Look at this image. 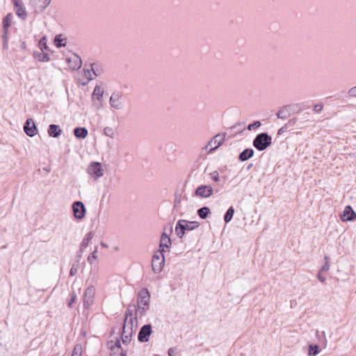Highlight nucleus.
<instances>
[{
    "label": "nucleus",
    "mask_w": 356,
    "mask_h": 356,
    "mask_svg": "<svg viewBox=\"0 0 356 356\" xmlns=\"http://www.w3.org/2000/svg\"><path fill=\"white\" fill-rule=\"evenodd\" d=\"M234 214V209L232 206H231L226 211L225 214L224 215V220L225 223L229 222Z\"/></svg>",
    "instance_id": "32"
},
{
    "label": "nucleus",
    "mask_w": 356,
    "mask_h": 356,
    "mask_svg": "<svg viewBox=\"0 0 356 356\" xmlns=\"http://www.w3.org/2000/svg\"><path fill=\"white\" fill-rule=\"evenodd\" d=\"M137 324H136L134 328V322H132V320L129 321H124L123 325L122 327V334H125L128 335H133L136 329Z\"/></svg>",
    "instance_id": "15"
},
{
    "label": "nucleus",
    "mask_w": 356,
    "mask_h": 356,
    "mask_svg": "<svg viewBox=\"0 0 356 356\" xmlns=\"http://www.w3.org/2000/svg\"><path fill=\"white\" fill-rule=\"evenodd\" d=\"M152 333V327L151 324H145L142 326L138 334V340L141 343L147 342L149 337Z\"/></svg>",
    "instance_id": "6"
},
{
    "label": "nucleus",
    "mask_w": 356,
    "mask_h": 356,
    "mask_svg": "<svg viewBox=\"0 0 356 356\" xmlns=\"http://www.w3.org/2000/svg\"><path fill=\"white\" fill-rule=\"evenodd\" d=\"M67 62L72 63L70 67L72 68V70H79L81 67V65H82V60H81V57L76 54H74V57L73 60H72L71 58H68Z\"/></svg>",
    "instance_id": "21"
},
{
    "label": "nucleus",
    "mask_w": 356,
    "mask_h": 356,
    "mask_svg": "<svg viewBox=\"0 0 356 356\" xmlns=\"http://www.w3.org/2000/svg\"><path fill=\"white\" fill-rule=\"evenodd\" d=\"M76 298V295L75 292L73 291L71 293V298L68 302L69 307H72V304L75 302Z\"/></svg>",
    "instance_id": "47"
},
{
    "label": "nucleus",
    "mask_w": 356,
    "mask_h": 356,
    "mask_svg": "<svg viewBox=\"0 0 356 356\" xmlns=\"http://www.w3.org/2000/svg\"><path fill=\"white\" fill-rule=\"evenodd\" d=\"M197 213L201 219H206L211 214V210L208 207H202L197 211Z\"/></svg>",
    "instance_id": "28"
},
{
    "label": "nucleus",
    "mask_w": 356,
    "mask_h": 356,
    "mask_svg": "<svg viewBox=\"0 0 356 356\" xmlns=\"http://www.w3.org/2000/svg\"><path fill=\"white\" fill-rule=\"evenodd\" d=\"M84 71V75L86 77H87L88 79V81H90L92 79V77H91V68L90 69H86L84 68L83 70Z\"/></svg>",
    "instance_id": "48"
},
{
    "label": "nucleus",
    "mask_w": 356,
    "mask_h": 356,
    "mask_svg": "<svg viewBox=\"0 0 356 356\" xmlns=\"http://www.w3.org/2000/svg\"><path fill=\"white\" fill-rule=\"evenodd\" d=\"M164 252L161 250H157L153 255L152 259V270L155 273H159L165 264V256Z\"/></svg>",
    "instance_id": "3"
},
{
    "label": "nucleus",
    "mask_w": 356,
    "mask_h": 356,
    "mask_svg": "<svg viewBox=\"0 0 356 356\" xmlns=\"http://www.w3.org/2000/svg\"><path fill=\"white\" fill-rule=\"evenodd\" d=\"M91 70L95 76H100L103 73V68L100 63H92L90 64Z\"/></svg>",
    "instance_id": "25"
},
{
    "label": "nucleus",
    "mask_w": 356,
    "mask_h": 356,
    "mask_svg": "<svg viewBox=\"0 0 356 356\" xmlns=\"http://www.w3.org/2000/svg\"><path fill=\"white\" fill-rule=\"evenodd\" d=\"M20 47H21V48L22 49H25L26 48V42L25 41H22Z\"/></svg>",
    "instance_id": "55"
},
{
    "label": "nucleus",
    "mask_w": 356,
    "mask_h": 356,
    "mask_svg": "<svg viewBox=\"0 0 356 356\" xmlns=\"http://www.w3.org/2000/svg\"><path fill=\"white\" fill-rule=\"evenodd\" d=\"M81 255H82V252H80V250L79 251L78 254H77V259L76 260H79L80 261V259L81 258Z\"/></svg>",
    "instance_id": "57"
},
{
    "label": "nucleus",
    "mask_w": 356,
    "mask_h": 356,
    "mask_svg": "<svg viewBox=\"0 0 356 356\" xmlns=\"http://www.w3.org/2000/svg\"><path fill=\"white\" fill-rule=\"evenodd\" d=\"M298 118H293L290 119L287 123L285 124V126L289 129L291 127H293L296 125V122H298Z\"/></svg>",
    "instance_id": "45"
},
{
    "label": "nucleus",
    "mask_w": 356,
    "mask_h": 356,
    "mask_svg": "<svg viewBox=\"0 0 356 356\" xmlns=\"http://www.w3.org/2000/svg\"><path fill=\"white\" fill-rule=\"evenodd\" d=\"M261 125V123L260 121H254L252 123L248 124V129L249 131L254 130L259 127H260Z\"/></svg>",
    "instance_id": "41"
},
{
    "label": "nucleus",
    "mask_w": 356,
    "mask_h": 356,
    "mask_svg": "<svg viewBox=\"0 0 356 356\" xmlns=\"http://www.w3.org/2000/svg\"><path fill=\"white\" fill-rule=\"evenodd\" d=\"M272 143V137L266 132L257 134L252 141L253 146L259 151H264Z\"/></svg>",
    "instance_id": "2"
},
{
    "label": "nucleus",
    "mask_w": 356,
    "mask_h": 356,
    "mask_svg": "<svg viewBox=\"0 0 356 356\" xmlns=\"http://www.w3.org/2000/svg\"><path fill=\"white\" fill-rule=\"evenodd\" d=\"M150 295L146 288L142 289L137 295V306L143 305L149 307Z\"/></svg>",
    "instance_id": "8"
},
{
    "label": "nucleus",
    "mask_w": 356,
    "mask_h": 356,
    "mask_svg": "<svg viewBox=\"0 0 356 356\" xmlns=\"http://www.w3.org/2000/svg\"><path fill=\"white\" fill-rule=\"evenodd\" d=\"M33 56L40 62H49L50 60L49 54L42 51H34Z\"/></svg>",
    "instance_id": "23"
},
{
    "label": "nucleus",
    "mask_w": 356,
    "mask_h": 356,
    "mask_svg": "<svg viewBox=\"0 0 356 356\" xmlns=\"http://www.w3.org/2000/svg\"><path fill=\"white\" fill-rule=\"evenodd\" d=\"M38 46L40 49V51H50L49 47L47 46V38L45 36H43L40 38V40H39V42H38Z\"/></svg>",
    "instance_id": "35"
},
{
    "label": "nucleus",
    "mask_w": 356,
    "mask_h": 356,
    "mask_svg": "<svg viewBox=\"0 0 356 356\" xmlns=\"http://www.w3.org/2000/svg\"><path fill=\"white\" fill-rule=\"evenodd\" d=\"M74 135L79 139H85L88 134V131L86 127H76L73 130Z\"/></svg>",
    "instance_id": "18"
},
{
    "label": "nucleus",
    "mask_w": 356,
    "mask_h": 356,
    "mask_svg": "<svg viewBox=\"0 0 356 356\" xmlns=\"http://www.w3.org/2000/svg\"><path fill=\"white\" fill-rule=\"evenodd\" d=\"M121 97H122V93L118 91H115L112 93L110 99L109 103L111 104V106L113 108L120 110L122 109L123 107L122 102H121Z\"/></svg>",
    "instance_id": "12"
},
{
    "label": "nucleus",
    "mask_w": 356,
    "mask_h": 356,
    "mask_svg": "<svg viewBox=\"0 0 356 356\" xmlns=\"http://www.w3.org/2000/svg\"><path fill=\"white\" fill-rule=\"evenodd\" d=\"M170 238V236L165 233L163 232L161 236V238Z\"/></svg>",
    "instance_id": "56"
},
{
    "label": "nucleus",
    "mask_w": 356,
    "mask_h": 356,
    "mask_svg": "<svg viewBox=\"0 0 356 356\" xmlns=\"http://www.w3.org/2000/svg\"><path fill=\"white\" fill-rule=\"evenodd\" d=\"M254 150L252 148H246L238 155V160L241 161H245L253 156Z\"/></svg>",
    "instance_id": "19"
},
{
    "label": "nucleus",
    "mask_w": 356,
    "mask_h": 356,
    "mask_svg": "<svg viewBox=\"0 0 356 356\" xmlns=\"http://www.w3.org/2000/svg\"><path fill=\"white\" fill-rule=\"evenodd\" d=\"M213 189L210 185H200L194 192V195L202 198H208L213 195Z\"/></svg>",
    "instance_id": "7"
},
{
    "label": "nucleus",
    "mask_w": 356,
    "mask_h": 356,
    "mask_svg": "<svg viewBox=\"0 0 356 356\" xmlns=\"http://www.w3.org/2000/svg\"><path fill=\"white\" fill-rule=\"evenodd\" d=\"M319 353V346L316 344H310L309 346V356H316Z\"/></svg>",
    "instance_id": "36"
},
{
    "label": "nucleus",
    "mask_w": 356,
    "mask_h": 356,
    "mask_svg": "<svg viewBox=\"0 0 356 356\" xmlns=\"http://www.w3.org/2000/svg\"><path fill=\"white\" fill-rule=\"evenodd\" d=\"M94 236V234L92 232H88L81 241L80 244V252H83V250L88 245V243L92 240Z\"/></svg>",
    "instance_id": "24"
},
{
    "label": "nucleus",
    "mask_w": 356,
    "mask_h": 356,
    "mask_svg": "<svg viewBox=\"0 0 356 356\" xmlns=\"http://www.w3.org/2000/svg\"><path fill=\"white\" fill-rule=\"evenodd\" d=\"M104 95V90L99 86H96L92 92V97L98 101H102Z\"/></svg>",
    "instance_id": "30"
},
{
    "label": "nucleus",
    "mask_w": 356,
    "mask_h": 356,
    "mask_svg": "<svg viewBox=\"0 0 356 356\" xmlns=\"http://www.w3.org/2000/svg\"><path fill=\"white\" fill-rule=\"evenodd\" d=\"M329 257L327 256L324 257V260L325 261V264L322 266L321 270L319 271L321 272H325L327 271L330 269V264L328 261Z\"/></svg>",
    "instance_id": "44"
},
{
    "label": "nucleus",
    "mask_w": 356,
    "mask_h": 356,
    "mask_svg": "<svg viewBox=\"0 0 356 356\" xmlns=\"http://www.w3.org/2000/svg\"><path fill=\"white\" fill-rule=\"evenodd\" d=\"M318 279L321 282H325L326 280L325 277L322 275V272L319 271L317 275Z\"/></svg>",
    "instance_id": "51"
},
{
    "label": "nucleus",
    "mask_w": 356,
    "mask_h": 356,
    "mask_svg": "<svg viewBox=\"0 0 356 356\" xmlns=\"http://www.w3.org/2000/svg\"><path fill=\"white\" fill-rule=\"evenodd\" d=\"M24 131L29 137H33L38 133L37 127L31 118H28L24 124Z\"/></svg>",
    "instance_id": "11"
},
{
    "label": "nucleus",
    "mask_w": 356,
    "mask_h": 356,
    "mask_svg": "<svg viewBox=\"0 0 356 356\" xmlns=\"http://www.w3.org/2000/svg\"><path fill=\"white\" fill-rule=\"evenodd\" d=\"M291 113L287 105L283 106L276 113L278 118L285 120L289 118Z\"/></svg>",
    "instance_id": "22"
},
{
    "label": "nucleus",
    "mask_w": 356,
    "mask_h": 356,
    "mask_svg": "<svg viewBox=\"0 0 356 356\" xmlns=\"http://www.w3.org/2000/svg\"><path fill=\"white\" fill-rule=\"evenodd\" d=\"M323 104H316L314 106V111L316 113H319L321 112L322 110H323Z\"/></svg>",
    "instance_id": "50"
},
{
    "label": "nucleus",
    "mask_w": 356,
    "mask_h": 356,
    "mask_svg": "<svg viewBox=\"0 0 356 356\" xmlns=\"http://www.w3.org/2000/svg\"><path fill=\"white\" fill-rule=\"evenodd\" d=\"M340 218L343 222L354 220L356 219V213L351 206L348 205L340 214Z\"/></svg>",
    "instance_id": "13"
},
{
    "label": "nucleus",
    "mask_w": 356,
    "mask_h": 356,
    "mask_svg": "<svg viewBox=\"0 0 356 356\" xmlns=\"http://www.w3.org/2000/svg\"><path fill=\"white\" fill-rule=\"evenodd\" d=\"M132 320V322H135L137 324V308L135 305H129L128 308L125 311L124 321Z\"/></svg>",
    "instance_id": "14"
},
{
    "label": "nucleus",
    "mask_w": 356,
    "mask_h": 356,
    "mask_svg": "<svg viewBox=\"0 0 356 356\" xmlns=\"http://www.w3.org/2000/svg\"><path fill=\"white\" fill-rule=\"evenodd\" d=\"M3 40V49H8V29L3 28V33L1 35Z\"/></svg>",
    "instance_id": "31"
},
{
    "label": "nucleus",
    "mask_w": 356,
    "mask_h": 356,
    "mask_svg": "<svg viewBox=\"0 0 356 356\" xmlns=\"http://www.w3.org/2000/svg\"><path fill=\"white\" fill-rule=\"evenodd\" d=\"M13 14L8 13L3 18V28L9 29L11 26Z\"/></svg>",
    "instance_id": "34"
},
{
    "label": "nucleus",
    "mask_w": 356,
    "mask_h": 356,
    "mask_svg": "<svg viewBox=\"0 0 356 356\" xmlns=\"http://www.w3.org/2000/svg\"><path fill=\"white\" fill-rule=\"evenodd\" d=\"M79 266V260H76L72 265V267L70 270V275L74 276L78 271Z\"/></svg>",
    "instance_id": "37"
},
{
    "label": "nucleus",
    "mask_w": 356,
    "mask_h": 356,
    "mask_svg": "<svg viewBox=\"0 0 356 356\" xmlns=\"http://www.w3.org/2000/svg\"><path fill=\"white\" fill-rule=\"evenodd\" d=\"M101 245L104 248H108V245L106 243H104V242H101Z\"/></svg>",
    "instance_id": "60"
},
{
    "label": "nucleus",
    "mask_w": 356,
    "mask_h": 356,
    "mask_svg": "<svg viewBox=\"0 0 356 356\" xmlns=\"http://www.w3.org/2000/svg\"><path fill=\"white\" fill-rule=\"evenodd\" d=\"M179 203H180V200H177V198L175 200V204L177 206Z\"/></svg>",
    "instance_id": "59"
},
{
    "label": "nucleus",
    "mask_w": 356,
    "mask_h": 356,
    "mask_svg": "<svg viewBox=\"0 0 356 356\" xmlns=\"http://www.w3.org/2000/svg\"><path fill=\"white\" fill-rule=\"evenodd\" d=\"M132 335L121 333V339L124 345L128 344L131 341Z\"/></svg>",
    "instance_id": "42"
},
{
    "label": "nucleus",
    "mask_w": 356,
    "mask_h": 356,
    "mask_svg": "<svg viewBox=\"0 0 356 356\" xmlns=\"http://www.w3.org/2000/svg\"><path fill=\"white\" fill-rule=\"evenodd\" d=\"M55 45L60 48L66 45V38H63L61 35H56L54 38Z\"/></svg>",
    "instance_id": "33"
},
{
    "label": "nucleus",
    "mask_w": 356,
    "mask_h": 356,
    "mask_svg": "<svg viewBox=\"0 0 356 356\" xmlns=\"http://www.w3.org/2000/svg\"><path fill=\"white\" fill-rule=\"evenodd\" d=\"M348 94L350 97H356V86L351 88L348 90Z\"/></svg>",
    "instance_id": "49"
},
{
    "label": "nucleus",
    "mask_w": 356,
    "mask_h": 356,
    "mask_svg": "<svg viewBox=\"0 0 356 356\" xmlns=\"http://www.w3.org/2000/svg\"><path fill=\"white\" fill-rule=\"evenodd\" d=\"M12 2L13 3L15 8L18 7L19 6L23 4V2L22 1V0H12Z\"/></svg>",
    "instance_id": "52"
},
{
    "label": "nucleus",
    "mask_w": 356,
    "mask_h": 356,
    "mask_svg": "<svg viewBox=\"0 0 356 356\" xmlns=\"http://www.w3.org/2000/svg\"><path fill=\"white\" fill-rule=\"evenodd\" d=\"M16 15L22 20H25L27 17V12L24 8V3L15 8Z\"/></svg>",
    "instance_id": "27"
},
{
    "label": "nucleus",
    "mask_w": 356,
    "mask_h": 356,
    "mask_svg": "<svg viewBox=\"0 0 356 356\" xmlns=\"http://www.w3.org/2000/svg\"><path fill=\"white\" fill-rule=\"evenodd\" d=\"M287 129H288V128H287V127H286V126H285V124H284L282 127H281V128L278 130V131H277V134H278V135H281V134H283V133H284V132Z\"/></svg>",
    "instance_id": "53"
},
{
    "label": "nucleus",
    "mask_w": 356,
    "mask_h": 356,
    "mask_svg": "<svg viewBox=\"0 0 356 356\" xmlns=\"http://www.w3.org/2000/svg\"><path fill=\"white\" fill-rule=\"evenodd\" d=\"M82 346L80 344H76L73 349L71 356H81Z\"/></svg>",
    "instance_id": "38"
},
{
    "label": "nucleus",
    "mask_w": 356,
    "mask_h": 356,
    "mask_svg": "<svg viewBox=\"0 0 356 356\" xmlns=\"http://www.w3.org/2000/svg\"><path fill=\"white\" fill-rule=\"evenodd\" d=\"M211 179L215 181V182H218L219 181V173L217 170H215L213 172H212L211 174Z\"/></svg>",
    "instance_id": "46"
},
{
    "label": "nucleus",
    "mask_w": 356,
    "mask_h": 356,
    "mask_svg": "<svg viewBox=\"0 0 356 356\" xmlns=\"http://www.w3.org/2000/svg\"><path fill=\"white\" fill-rule=\"evenodd\" d=\"M252 167V163H250V164L248 165L247 169L250 170Z\"/></svg>",
    "instance_id": "61"
},
{
    "label": "nucleus",
    "mask_w": 356,
    "mask_h": 356,
    "mask_svg": "<svg viewBox=\"0 0 356 356\" xmlns=\"http://www.w3.org/2000/svg\"><path fill=\"white\" fill-rule=\"evenodd\" d=\"M87 172L95 179H97L104 175L102 163L97 161L91 162L88 166Z\"/></svg>",
    "instance_id": "4"
},
{
    "label": "nucleus",
    "mask_w": 356,
    "mask_h": 356,
    "mask_svg": "<svg viewBox=\"0 0 356 356\" xmlns=\"http://www.w3.org/2000/svg\"><path fill=\"white\" fill-rule=\"evenodd\" d=\"M136 308H137V313L138 312L139 313L140 317L145 314L146 311L148 309L147 307L143 306V305H140V306L136 305Z\"/></svg>",
    "instance_id": "43"
},
{
    "label": "nucleus",
    "mask_w": 356,
    "mask_h": 356,
    "mask_svg": "<svg viewBox=\"0 0 356 356\" xmlns=\"http://www.w3.org/2000/svg\"><path fill=\"white\" fill-rule=\"evenodd\" d=\"M97 247H95L94 251L88 257V261L92 264V261L97 258Z\"/></svg>",
    "instance_id": "40"
},
{
    "label": "nucleus",
    "mask_w": 356,
    "mask_h": 356,
    "mask_svg": "<svg viewBox=\"0 0 356 356\" xmlns=\"http://www.w3.org/2000/svg\"><path fill=\"white\" fill-rule=\"evenodd\" d=\"M168 356H175V348H169L168 351Z\"/></svg>",
    "instance_id": "54"
},
{
    "label": "nucleus",
    "mask_w": 356,
    "mask_h": 356,
    "mask_svg": "<svg viewBox=\"0 0 356 356\" xmlns=\"http://www.w3.org/2000/svg\"><path fill=\"white\" fill-rule=\"evenodd\" d=\"M111 351H115L118 353V355L119 356H127V350H124L120 344V341L119 339H117L115 342L114 345H112L111 346Z\"/></svg>",
    "instance_id": "17"
},
{
    "label": "nucleus",
    "mask_w": 356,
    "mask_h": 356,
    "mask_svg": "<svg viewBox=\"0 0 356 356\" xmlns=\"http://www.w3.org/2000/svg\"><path fill=\"white\" fill-rule=\"evenodd\" d=\"M225 136L220 134H216L215 136L212 138V139L209 141L208 144L204 147V149H207L209 145H214L209 150V153H211L218 149L224 142Z\"/></svg>",
    "instance_id": "10"
},
{
    "label": "nucleus",
    "mask_w": 356,
    "mask_h": 356,
    "mask_svg": "<svg viewBox=\"0 0 356 356\" xmlns=\"http://www.w3.org/2000/svg\"><path fill=\"white\" fill-rule=\"evenodd\" d=\"M104 134L111 138H113L115 136V130L109 127H106L104 129Z\"/></svg>",
    "instance_id": "39"
},
{
    "label": "nucleus",
    "mask_w": 356,
    "mask_h": 356,
    "mask_svg": "<svg viewBox=\"0 0 356 356\" xmlns=\"http://www.w3.org/2000/svg\"><path fill=\"white\" fill-rule=\"evenodd\" d=\"M73 215L77 220H82L85 218L86 209L84 204L81 201H75L72 206Z\"/></svg>",
    "instance_id": "5"
},
{
    "label": "nucleus",
    "mask_w": 356,
    "mask_h": 356,
    "mask_svg": "<svg viewBox=\"0 0 356 356\" xmlns=\"http://www.w3.org/2000/svg\"><path fill=\"white\" fill-rule=\"evenodd\" d=\"M47 131H48L49 136L51 137H53V138L59 137L63 132V131L60 128V127L58 125L54 124H51L49 126Z\"/></svg>",
    "instance_id": "16"
},
{
    "label": "nucleus",
    "mask_w": 356,
    "mask_h": 356,
    "mask_svg": "<svg viewBox=\"0 0 356 356\" xmlns=\"http://www.w3.org/2000/svg\"><path fill=\"white\" fill-rule=\"evenodd\" d=\"M171 246V239L170 238H161L159 243V249L158 250H161L162 252H165V248L169 250Z\"/></svg>",
    "instance_id": "26"
},
{
    "label": "nucleus",
    "mask_w": 356,
    "mask_h": 356,
    "mask_svg": "<svg viewBox=\"0 0 356 356\" xmlns=\"http://www.w3.org/2000/svg\"><path fill=\"white\" fill-rule=\"evenodd\" d=\"M287 106L290 111V113H299V112L302 111V110H304L305 108L304 104H289V105H287Z\"/></svg>",
    "instance_id": "29"
},
{
    "label": "nucleus",
    "mask_w": 356,
    "mask_h": 356,
    "mask_svg": "<svg viewBox=\"0 0 356 356\" xmlns=\"http://www.w3.org/2000/svg\"><path fill=\"white\" fill-rule=\"evenodd\" d=\"M95 296V288L93 286H88L83 294V306L85 308H89L93 303Z\"/></svg>",
    "instance_id": "9"
},
{
    "label": "nucleus",
    "mask_w": 356,
    "mask_h": 356,
    "mask_svg": "<svg viewBox=\"0 0 356 356\" xmlns=\"http://www.w3.org/2000/svg\"><path fill=\"white\" fill-rule=\"evenodd\" d=\"M110 356H118V353L114 350L110 354Z\"/></svg>",
    "instance_id": "58"
},
{
    "label": "nucleus",
    "mask_w": 356,
    "mask_h": 356,
    "mask_svg": "<svg viewBox=\"0 0 356 356\" xmlns=\"http://www.w3.org/2000/svg\"><path fill=\"white\" fill-rule=\"evenodd\" d=\"M200 225L197 221H188L186 220H179L175 226V233L177 237L182 238L186 232L193 231Z\"/></svg>",
    "instance_id": "1"
},
{
    "label": "nucleus",
    "mask_w": 356,
    "mask_h": 356,
    "mask_svg": "<svg viewBox=\"0 0 356 356\" xmlns=\"http://www.w3.org/2000/svg\"><path fill=\"white\" fill-rule=\"evenodd\" d=\"M51 0H31L33 6H35L40 11L44 10L50 3Z\"/></svg>",
    "instance_id": "20"
}]
</instances>
